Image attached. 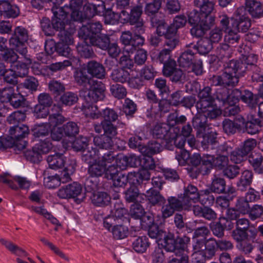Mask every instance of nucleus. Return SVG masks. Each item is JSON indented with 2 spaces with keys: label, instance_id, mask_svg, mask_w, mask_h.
<instances>
[{
  "label": "nucleus",
  "instance_id": "obj_32",
  "mask_svg": "<svg viewBox=\"0 0 263 263\" xmlns=\"http://www.w3.org/2000/svg\"><path fill=\"white\" fill-rule=\"evenodd\" d=\"M246 10L254 18L263 16V4L256 0H246Z\"/></svg>",
  "mask_w": 263,
  "mask_h": 263
},
{
  "label": "nucleus",
  "instance_id": "obj_3",
  "mask_svg": "<svg viewBox=\"0 0 263 263\" xmlns=\"http://www.w3.org/2000/svg\"><path fill=\"white\" fill-rule=\"evenodd\" d=\"M186 120L184 115L178 116L176 113H172L167 117V123H158L153 127L152 135L155 138L163 139L166 144L177 136L180 132L178 125L185 123Z\"/></svg>",
  "mask_w": 263,
  "mask_h": 263
},
{
  "label": "nucleus",
  "instance_id": "obj_39",
  "mask_svg": "<svg viewBox=\"0 0 263 263\" xmlns=\"http://www.w3.org/2000/svg\"><path fill=\"white\" fill-rule=\"evenodd\" d=\"M130 76V72L127 70L117 67L111 71L110 77L114 82L123 84L129 80Z\"/></svg>",
  "mask_w": 263,
  "mask_h": 263
},
{
  "label": "nucleus",
  "instance_id": "obj_11",
  "mask_svg": "<svg viewBox=\"0 0 263 263\" xmlns=\"http://www.w3.org/2000/svg\"><path fill=\"white\" fill-rule=\"evenodd\" d=\"M109 170H111L107 179L112 180V185L115 187H124L128 182L130 184L139 183L140 181H136V175L133 172L128 173L127 175L122 173H118L117 167L114 165L109 166Z\"/></svg>",
  "mask_w": 263,
  "mask_h": 263
},
{
  "label": "nucleus",
  "instance_id": "obj_14",
  "mask_svg": "<svg viewBox=\"0 0 263 263\" xmlns=\"http://www.w3.org/2000/svg\"><path fill=\"white\" fill-rule=\"evenodd\" d=\"M0 101L2 102L10 103L14 108L24 107L25 99L19 92L15 91L13 87L4 88L0 92Z\"/></svg>",
  "mask_w": 263,
  "mask_h": 263
},
{
  "label": "nucleus",
  "instance_id": "obj_27",
  "mask_svg": "<svg viewBox=\"0 0 263 263\" xmlns=\"http://www.w3.org/2000/svg\"><path fill=\"white\" fill-rule=\"evenodd\" d=\"M224 216H220L217 221L213 222L210 224V228L213 235L219 238H222L224 236L225 230H232L234 224H227Z\"/></svg>",
  "mask_w": 263,
  "mask_h": 263
},
{
  "label": "nucleus",
  "instance_id": "obj_58",
  "mask_svg": "<svg viewBox=\"0 0 263 263\" xmlns=\"http://www.w3.org/2000/svg\"><path fill=\"white\" fill-rule=\"evenodd\" d=\"M0 242L12 253L21 257H25L27 256V253L18 246L15 245L12 242L6 240L3 238L0 239Z\"/></svg>",
  "mask_w": 263,
  "mask_h": 263
},
{
  "label": "nucleus",
  "instance_id": "obj_45",
  "mask_svg": "<svg viewBox=\"0 0 263 263\" xmlns=\"http://www.w3.org/2000/svg\"><path fill=\"white\" fill-rule=\"evenodd\" d=\"M174 222L178 233L187 234L193 231V229L184 222L183 215L181 214L176 213L175 214Z\"/></svg>",
  "mask_w": 263,
  "mask_h": 263
},
{
  "label": "nucleus",
  "instance_id": "obj_17",
  "mask_svg": "<svg viewBox=\"0 0 263 263\" xmlns=\"http://www.w3.org/2000/svg\"><path fill=\"white\" fill-rule=\"evenodd\" d=\"M102 28L100 22H89L80 28L78 34L83 40L89 42L102 33Z\"/></svg>",
  "mask_w": 263,
  "mask_h": 263
},
{
  "label": "nucleus",
  "instance_id": "obj_21",
  "mask_svg": "<svg viewBox=\"0 0 263 263\" xmlns=\"http://www.w3.org/2000/svg\"><path fill=\"white\" fill-rule=\"evenodd\" d=\"M143 182L133 183L131 182L130 186L124 192V198L127 202H143L144 194L140 193L139 187H141Z\"/></svg>",
  "mask_w": 263,
  "mask_h": 263
},
{
  "label": "nucleus",
  "instance_id": "obj_49",
  "mask_svg": "<svg viewBox=\"0 0 263 263\" xmlns=\"http://www.w3.org/2000/svg\"><path fill=\"white\" fill-rule=\"evenodd\" d=\"M91 45L87 41H84L77 46L79 54L81 58L85 59L92 58L95 57V53Z\"/></svg>",
  "mask_w": 263,
  "mask_h": 263
},
{
  "label": "nucleus",
  "instance_id": "obj_53",
  "mask_svg": "<svg viewBox=\"0 0 263 263\" xmlns=\"http://www.w3.org/2000/svg\"><path fill=\"white\" fill-rule=\"evenodd\" d=\"M76 166V161L71 160L68 165L65 167L60 174H58L61 183H66L71 180L70 176L74 173Z\"/></svg>",
  "mask_w": 263,
  "mask_h": 263
},
{
  "label": "nucleus",
  "instance_id": "obj_36",
  "mask_svg": "<svg viewBox=\"0 0 263 263\" xmlns=\"http://www.w3.org/2000/svg\"><path fill=\"white\" fill-rule=\"evenodd\" d=\"M241 101L251 109L255 108L258 103L259 98L248 89H240Z\"/></svg>",
  "mask_w": 263,
  "mask_h": 263
},
{
  "label": "nucleus",
  "instance_id": "obj_30",
  "mask_svg": "<svg viewBox=\"0 0 263 263\" xmlns=\"http://www.w3.org/2000/svg\"><path fill=\"white\" fill-rule=\"evenodd\" d=\"M192 211L195 216L202 217L209 221H213L217 218V213L208 205L201 206L195 205L193 206Z\"/></svg>",
  "mask_w": 263,
  "mask_h": 263
},
{
  "label": "nucleus",
  "instance_id": "obj_29",
  "mask_svg": "<svg viewBox=\"0 0 263 263\" xmlns=\"http://www.w3.org/2000/svg\"><path fill=\"white\" fill-rule=\"evenodd\" d=\"M87 72L92 78L103 79L106 76V71L104 66L95 60L89 61L86 66Z\"/></svg>",
  "mask_w": 263,
  "mask_h": 263
},
{
  "label": "nucleus",
  "instance_id": "obj_37",
  "mask_svg": "<svg viewBox=\"0 0 263 263\" xmlns=\"http://www.w3.org/2000/svg\"><path fill=\"white\" fill-rule=\"evenodd\" d=\"M147 230L148 236L152 238L156 239L158 245L164 243L168 233L161 227L155 223Z\"/></svg>",
  "mask_w": 263,
  "mask_h": 263
},
{
  "label": "nucleus",
  "instance_id": "obj_63",
  "mask_svg": "<svg viewBox=\"0 0 263 263\" xmlns=\"http://www.w3.org/2000/svg\"><path fill=\"white\" fill-rule=\"evenodd\" d=\"M208 120L204 114L198 113L193 117L192 119V125L195 129L199 132L205 131L208 126Z\"/></svg>",
  "mask_w": 263,
  "mask_h": 263
},
{
  "label": "nucleus",
  "instance_id": "obj_59",
  "mask_svg": "<svg viewBox=\"0 0 263 263\" xmlns=\"http://www.w3.org/2000/svg\"><path fill=\"white\" fill-rule=\"evenodd\" d=\"M216 239L214 238H210L207 240L206 243L202 252V254L206 259H211L215 255L217 249Z\"/></svg>",
  "mask_w": 263,
  "mask_h": 263
},
{
  "label": "nucleus",
  "instance_id": "obj_34",
  "mask_svg": "<svg viewBox=\"0 0 263 263\" xmlns=\"http://www.w3.org/2000/svg\"><path fill=\"white\" fill-rule=\"evenodd\" d=\"M115 123V122L101 121L100 124L94 125L95 131L98 134H101L103 131V135L113 138L118 134L117 126Z\"/></svg>",
  "mask_w": 263,
  "mask_h": 263
},
{
  "label": "nucleus",
  "instance_id": "obj_6",
  "mask_svg": "<svg viewBox=\"0 0 263 263\" xmlns=\"http://www.w3.org/2000/svg\"><path fill=\"white\" fill-rule=\"evenodd\" d=\"M187 21L190 25L192 26L190 30L191 34L196 37L203 36L212 27L201 13L196 10L187 13Z\"/></svg>",
  "mask_w": 263,
  "mask_h": 263
},
{
  "label": "nucleus",
  "instance_id": "obj_23",
  "mask_svg": "<svg viewBox=\"0 0 263 263\" xmlns=\"http://www.w3.org/2000/svg\"><path fill=\"white\" fill-rule=\"evenodd\" d=\"M83 0H70L69 6H65L62 8H68L67 12H69V16L71 21L75 22H83L82 12L81 11L83 5Z\"/></svg>",
  "mask_w": 263,
  "mask_h": 263
},
{
  "label": "nucleus",
  "instance_id": "obj_1",
  "mask_svg": "<svg viewBox=\"0 0 263 263\" xmlns=\"http://www.w3.org/2000/svg\"><path fill=\"white\" fill-rule=\"evenodd\" d=\"M86 68H77L73 71L74 82L79 86L83 87L79 91L80 97L86 104L97 103L103 100L105 97V85L101 81L93 80L89 76Z\"/></svg>",
  "mask_w": 263,
  "mask_h": 263
},
{
  "label": "nucleus",
  "instance_id": "obj_8",
  "mask_svg": "<svg viewBox=\"0 0 263 263\" xmlns=\"http://www.w3.org/2000/svg\"><path fill=\"white\" fill-rule=\"evenodd\" d=\"M95 103H87L83 104L81 109L87 116L93 119H98L102 117L103 122H116L118 120L119 116L117 111L114 109L108 107L103 109L101 112L99 110L98 106L95 104Z\"/></svg>",
  "mask_w": 263,
  "mask_h": 263
},
{
  "label": "nucleus",
  "instance_id": "obj_51",
  "mask_svg": "<svg viewBox=\"0 0 263 263\" xmlns=\"http://www.w3.org/2000/svg\"><path fill=\"white\" fill-rule=\"evenodd\" d=\"M210 189H206L199 191L198 197V202H199L203 206H210L215 201V197L213 195Z\"/></svg>",
  "mask_w": 263,
  "mask_h": 263
},
{
  "label": "nucleus",
  "instance_id": "obj_43",
  "mask_svg": "<svg viewBox=\"0 0 263 263\" xmlns=\"http://www.w3.org/2000/svg\"><path fill=\"white\" fill-rule=\"evenodd\" d=\"M66 159L63 154L55 153L52 155H49L47 158V162L50 168L57 170L64 166Z\"/></svg>",
  "mask_w": 263,
  "mask_h": 263
},
{
  "label": "nucleus",
  "instance_id": "obj_18",
  "mask_svg": "<svg viewBox=\"0 0 263 263\" xmlns=\"http://www.w3.org/2000/svg\"><path fill=\"white\" fill-rule=\"evenodd\" d=\"M29 129L25 124H18L11 126L9 130V135L13 139L17 145H22L23 149L26 146L27 142L24 140L29 134Z\"/></svg>",
  "mask_w": 263,
  "mask_h": 263
},
{
  "label": "nucleus",
  "instance_id": "obj_64",
  "mask_svg": "<svg viewBox=\"0 0 263 263\" xmlns=\"http://www.w3.org/2000/svg\"><path fill=\"white\" fill-rule=\"evenodd\" d=\"M226 183L224 178L215 177L212 180L210 190L214 193L221 194L226 193Z\"/></svg>",
  "mask_w": 263,
  "mask_h": 263
},
{
  "label": "nucleus",
  "instance_id": "obj_40",
  "mask_svg": "<svg viewBox=\"0 0 263 263\" xmlns=\"http://www.w3.org/2000/svg\"><path fill=\"white\" fill-rule=\"evenodd\" d=\"M248 160L254 171L256 174H263V155L261 153H252L249 156Z\"/></svg>",
  "mask_w": 263,
  "mask_h": 263
},
{
  "label": "nucleus",
  "instance_id": "obj_33",
  "mask_svg": "<svg viewBox=\"0 0 263 263\" xmlns=\"http://www.w3.org/2000/svg\"><path fill=\"white\" fill-rule=\"evenodd\" d=\"M144 196L143 201L147 199L152 206H162L164 201H165V198L161 194L160 191L154 187H151L147 190Z\"/></svg>",
  "mask_w": 263,
  "mask_h": 263
},
{
  "label": "nucleus",
  "instance_id": "obj_55",
  "mask_svg": "<svg viewBox=\"0 0 263 263\" xmlns=\"http://www.w3.org/2000/svg\"><path fill=\"white\" fill-rule=\"evenodd\" d=\"M162 149L163 146L160 143L155 140H152L141 148V153L152 156L159 153Z\"/></svg>",
  "mask_w": 263,
  "mask_h": 263
},
{
  "label": "nucleus",
  "instance_id": "obj_19",
  "mask_svg": "<svg viewBox=\"0 0 263 263\" xmlns=\"http://www.w3.org/2000/svg\"><path fill=\"white\" fill-rule=\"evenodd\" d=\"M195 6L200 8V12L212 27L215 24V17L213 13L215 4L209 0H194Z\"/></svg>",
  "mask_w": 263,
  "mask_h": 263
},
{
  "label": "nucleus",
  "instance_id": "obj_48",
  "mask_svg": "<svg viewBox=\"0 0 263 263\" xmlns=\"http://www.w3.org/2000/svg\"><path fill=\"white\" fill-rule=\"evenodd\" d=\"M150 246L148 238L146 236H139L136 238L132 243L134 250L138 253L146 252Z\"/></svg>",
  "mask_w": 263,
  "mask_h": 263
},
{
  "label": "nucleus",
  "instance_id": "obj_38",
  "mask_svg": "<svg viewBox=\"0 0 263 263\" xmlns=\"http://www.w3.org/2000/svg\"><path fill=\"white\" fill-rule=\"evenodd\" d=\"M0 10L2 12L3 15L8 18H15L20 13L18 7L15 5L11 4L7 1L0 2Z\"/></svg>",
  "mask_w": 263,
  "mask_h": 263
},
{
  "label": "nucleus",
  "instance_id": "obj_62",
  "mask_svg": "<svg viewBox=\"0 0 263 263\" xmlns=\"http://www.w3.org/2000/svg\"><path fill=\"white\" fill-rule=\"evenodd\" d=\"M186 142L185 137L182 136L179 132L174 139H170L168 142H166V144H164V146L166 149L171 151L174 149V146L182 149Z\"/></svg>",
  "mask_w": 263,
  "mask_h": 263
},
{
  "label": "nucleus",
  "instance_id": "obj_16",
  "mask_svg": "<svg viewBox=\"0 0 263 263\" xmlns=\"http://www.w3.org/2000/svg\"><path fill=\"white\" fill-rule=\"evenodd\" d=\"M121 42L124 45L125 50L128 53H133L137 48L142 46L145 43V38L134 35L129 31L122 32L120 36Z\"/></svg>",
  "mask_w": 263,
  "mask_h": 263
},
{
  "label": "nucleus",
  "instance_id": "obj_47",
  "mask_svg": "<svg viewBox=\"0 0 263 263\" xmlns=\"http://www.w3.org/2000/svg\"><path fill=\"white\" fill-rule=\"evenodd\" d=\"M155 222L153 214L145 212L139 219V226L133 225L132 222L131 228L134 229L135 231L139 230L140 227L143 229L147 230Z\"/></svg>",
  "mask_w": 263,
  "mask_h": 263
},
{
  "label": "nucleus",
  "instance_id": "obj_7",
  "mask_svg": "<svg viewBox=\"0 0 263 263\" xmlns=\"http://www.w3.org/2000/svg\"><path fill=\"white\" fill-rule=\"evenodd\" d=\"M183 236L175 237L173 233L168 232L167 236L164 243H161L163 248L168 252H174L176 254H184L187 250L190 242V238L186 234H183Z\"/></svg>",
  "mask_w": 263,
  "mask_h": 263
},
{
  "label": "nucleus",
  "instance_id": "obj_46",
  "mask_svg": "<svg viewBox=\"0 0 263 263\" xmlns=\"http://www.w3.org/2000/svg\"><path fill=\"white\" fill-rule=\"evenodd\" d=\"M95 145L100 149H110L114 146L112 137L101 135L96 136L93 140Z\"/></svg>",
  "mask_w": 263,
  "mask_h": 263
},
{
  "label": "nucleus",
  "instance_id": "obj_2",
  "mask_svg": "<svg viewBox=\"0 0 263 263\" xmlns=\"http://www.w3.org/2000/svg\"><path fill=\"white\" fill-rule=\"evenodd\" d=\"M60 5H53L52 11L53 16L50 21L47 18H43L41 22L42 30L47 36H52L55 32L70 31L71 26H76L73 24L74 21H71L69 16L68 8L58 7Z\"/></svg>",
  "mask_w": 263,
  "mask_h": 263
},
{
  "label": "nucleus",
  "instance_id": "obj_4",
  "mask_svg": "<svg viewBox=\"0 0 263 263\" xmlns=\"http://www.w3.org/2000/svg\"><path fill=\"white\" fill-rule=\"evenodd\" d=\"M243 66L233 63L231 60L226 62L223 71L220 75H214L210 79L211 86L234 87L239 82L240 77H242L240 72L244 69Z\"/></svg>",
  "mask_w": 263,
  "mask_h": 263
},
{
  "label": "nucleus",
  "instance_id": "obj_15",
  "mask_svg": "<svg viewBox=\"0 0 263 263\" xmlns=\"http://www.w3.org/2000/svg\"><path fill=\"white\" fill-rule=\"evenodd\" d=\"M82 192L81 185L77 182H73L61 187L57 192V196L61 199H74L75 202L80 204L84 198V197L81 198H78L81 195Z\"/></svg>",
  "mask_w": 263,
  "mask_h": 263
},
{
  "label": "nucleus",
  "instance_id": "obj_60",
  "mask_svg": "<svg viewBox=\"0 0 263 263\" xmlns=\"http://www.w3.org/2000/svg\"><path fill=\"white\" fill-rule=\"evenodd\" d=\"M99 155V151L97 147H87L82 151L81 159L86 163H90L96 160Z\"/></svg>",
  "mask_w": 263,
  "mask_h": 263
},
{
  "label": "nucleus",
  "instance_id": "obj_57",
  "mask_svg": "<svg viewBox=\"0 0 263 263\" xmlns=\"http://www.w3.org/2000/svg\"><path fill=\"white\" fill-rule=\"evenodd\" d=\"M217 134L214 132L208 133L205 134L203 137V140L201 142L202 146L208 150L215 149V147L218 143L217 140Z\"/></svg>",
  "mask_w": 263,
  "mask_h": 263
},
{
  "label": "nucleus",
  "instance_id": "obj_50",
  "mask_svg": "<svg viewBox=\"0 0 263 263\" xmlns=\"http://www.w3.org/2000/svg\"><path fill=\"white\" fill-rule=\"evenodd\" d=\"M202 175L209 174L214 168V155L204 154L201 157V166Z\"/></svg>",
  "mask_w": 263,
  "mask_h": 263
},
{
  "label": "nucleus",
  "instance_id": "obj_35",
  "mask_svg": "<svg viewBox=\"0 0 263 263\" xmlns=\"http://www.w3.org/2000/svg\"><path fill=\"white\" fill-rule=\"evenodd\" d=\"M254 174L252 171L246 170L241 172L237 183V190L241 192L246 191L252 183Z\"/></svg>",
  "mask_w": 263,
  "mask_h": 263
},
{
  "label": "nucleus",
  "instance_id": "obj_41",
  "mask_svg": "<svg viewBox=\"0 0 263 263\" xmlns=\"http://www.w3.org/2000/svg\"><path fill=\"white\" fill-rule=\"evenodd\" d=\"M8 148H12L17 154L23 149L22 145H17L10 136L0 137V151H4Z\"/></svg>",
  "mask_w": 263,
  "mask_h": 263
},
{
  "label": "nucleus",
  "instance_id": "obj_54",
  "mask_svg": "<svg viewBox=\"0 0 263 263\" xmlns=\"http://www.w3.org/2000/svg\"><path fill=\"white\" fill-rule=\"evenodd\" d=\"M261 126V121L259 118H255L252 116L250 119L246 122L244 130L250 135H254L259 132Z\"/></svg>",
  "mask_w": 263,
  "mask_h": 263
},
{
  "label": "nucleus",
  "instance_id": "obj_5",
  "mask_svg": "<svg viewBox=\"0 0 263 263\" xmlns=\"http://www.w3.org/2000/svg\"><path fill=\"white\" fill-rule=\"evenodd\" d=\"M28 40V32L26 29L18 26L15 28L11 37L9 39L10 46L22 55L28 64L31 63L30 56L27 54L26 43Z\"/></svg>",
  "mask_w": 263,
  "mask_h": 263
},
{
  "label": "nucleus",
  "instance_id": "obj_24",
  "mask_svg": "<svg viewBox=\"0 0 263 263\" xmlns=\"http://www.w3.org/2000/svg\"><path fill=\"white\" fill-rule=\"evenodd\" d=\"M257 59L256 55L250 54L247 56H244L239 60H231V61L233 63L238 64L240 67L241 66H243V69H245L240 73L243 76L247 71H251L253 69H258V66L256 65Z\"/></svg>",
  "mask_w": 263,
  "mask_h": 263
},
{
  "label": "nucleus",
  "instance_id": "obj_42",
  "mask_svg": "<svg viewBox=\"0 0 263 263\" xmlns=\"http://www.w3.org/2000/svg\"><path fill=\"white\" fill-rule=\"evenodd\" d=\"M110 41V36L109 34L101 33L88 42L91 45L103 50L107 49Z\"/></svg>",
  "mask_w": 263,
  "mask_h": 263
},
{
  "label": "nucleus",
  "instance_id": "obj_25",
  "mask_svg": "<svg viewBox=\"0 0 263 263\" xmlns=\"http://www.w3.org/2000/svg\"><path fill=\"white\" fill-rule=\"evenodd\" d=\"M159 32L160 35H164L165 39L163 44L165 47L164 49L169 50V51L172 52L179 43V39L177 34L174 33L173 31L165 30L164 28H162Z\"/></svg>",
  "mask_w": 263,
  "mask_h": 263
},
{
  "label": "nucleus",
  "instance_id": "obj_61",
  "mask_svg": "<svg viewBox=\"0 0 263 263\" xmlns=\"http://www.w3.org/2000/svg\"><path fill=\"white\" fill-rule=\"evenodd\" d=\"M110 197L106 192H99L95 193L92 197V202L96 206H103L108 205L110 201Z\"/></svg>",
  "mask_w": 263,
  "mask_h": 263
},
{
  "label": "nucleus",
  "instance_id": "obj_22",
  "mask_svg": "<svg viewBox=\"0 0 263 263\" xmlns=\"http://www.w3.org/2000/svg\"><path fill=\"white\" fill-rule=\"evenodd\" d=\"M199 191L197 187L191 184H187L183 187V193L180 194L184 202L190 209L193 208L192 203L198 202Z\"/></svg>",
  "mask_w": 263,
  "mask_h": 263
},
{
  "label": "nucleus",
  "instance_id": "obj_28",
  "mask_svg": "<svg viewBox=\"0 0 263 263\" xmlns=\"http://www.w3.org/2000/svg\"><path fill=\"white\" fill-rule=\"evenodd\" d=\"M186 47H191L196 52L201 55L208 54L213 48V44L208 37L200 39L196 44L190 43L186 45Z\"/></svg>",
  "mask_w": 263,
  "mask_h": 263
},
{
  "label": "nucleus",
  "instance_id": "obj_56",
  "mask_svg": "<svg viewBox=\"0 0 263 263\" xmlns=\"http://www.w3.org/2000/svg\"><path fill=\"white\" fill-rule=\"evenodd\" d=\"M52 148V144L49 138L41 140L34 146V157L35 154L41 155L49 153Z\"/></svg>",
  "mask_w": 263,
  "mask_h": 263
},
{
  "label": "nucleus",
  "instance_id": "obj_12",
  "mask_svg": "<svg viewBox=\"0 0 263 263\" xmlns=\"http://www.w3.org/2000/svg\"><path fill=\"white\" fill-rule=\"evenodd\" d=\"M140 166L141 168L138 172H133V174L136 175V181L141 182L149 180L151 175L149 171L156 168L155 162L152 156L144 154L141 156Z\"/></svg>",
  "mask_w": 263,
  "mask_h": 263
},
{
  "label": "nucleus",
  "instance_id": "obj_13",
  "mask_svg": "<svg viewBox=\"0 0 263 263\" xmlns=\"http://www.w3.org/2000/svg\"><path fill=\"white\" fill-rule=\"evenodd\" d=\"M257 141L250 138L246 140L239 146L234 150L231 156V161L236 164L240 163L246 160L248 155L256 146Z\"/></svg>",
  "mask_w": 263,
  "mask_h": 263
},
{
  "label": "nucleus",
  "instance_id": "obj_31",
  "mask_svg": "<svg viewBox=\"0 0 263 263\" xmlns=\"http://www.w3.org/2000/svg\"><path fill=\"white\" fill-rule=\"evenodd\" d=\"M186 49L183 51L178 58V62L180 67H181L186 70L195 62L196 60V52L191 48L185 46Z\"/></svg>",
  "mask_w": 263,
  "mask_h": 263
},
{
  "label": "nucleus",
  "instance_id": "obj_52",
  "mask_svg": "<svg viewBox=\"0 0 263 263\" xmlns=\"http://www.w3.org/2000/svg\"><path fill=\"white\" fill-rule=\"evenodd\" d=\"M13 180L8 179L6 183L12 190H17L20 188L21 189H27L30 185V182L27 180L26 178L16 176L14 178Z\"/></svg>",
  "mask_w": 263,
  "mask_h": 263
},
{
  "label": "nucleus",
  "instance_id": "obj_26",
  "mask_svg": "<svg viewBox=\"0 0 263 263\" xmlns=\"http://www.w3.org/2000/svg\"><path fill=\"white\" fill-rule=\"evenodd\" d=\"M110 171L111 170H109V166L107 167L106 165L102 164L99 160H95L88 167V174L91 178H99L105 175L107 178Z\"/></svg>",
  "mask_w": 263,
  "mask_h": 263
},
{
  "label": "nucleus",
  "instance_id": "obj_9",
  "mask_svg": "<svg viewBox=\"0 0 263 263\" xmlns=\"http://www.w3.org/2000/svg\"><path fill=\"white\" fill-rule=\"evenodd\" d=\"M76 30L74 26H71L70 31H63L58 33L59 41L56 43L55 51L59 55L69 58L68 60H70L71 58H76L69 47V45L73 43L72 34Z\"/></svg>",
  "mask_w": 263,
  "mask_h": 263
},
{
  "label": "nucleus",
  "instance_id": "obj_10",
  "mask_svg": "<svg viewBox=\"0 0 263 263\" xmlns=\"http://www.w3.org/2000/svg\"><path fill=\"white\" fill-rule=\"evenodd\" d=\"M190 210L180 195L178 197L168 196L161 206L162 217L166 219L172 216L175 211Z\"/></svg>",
  "mask_w": 263,
  "mask_h": 263
},
{
  "label": "nucleus",
  "instance_id": "obj_20",
  "mask_svg": "<svg viewBox=\"0 0 263 263\" xmlns=\"http://www.w3.org/2000/svg\"><path fill=\"white\" fill-rule=\"evenodd\" d=\"M243 11V8H238L236 11L237 16L232 22V28L238 32H246L251 26L250 18L246 14H242Z\"/></svg>",
  "mask_w": 263,
  "mask_h": 263
},
{
  "label": "nucleus",
  "instance_id": "obj_44",
  "mask_svg": "<svg viewBox=\"0 0 263 263\" xmlns=\"http://www.w3.org/2000/svg\"><path fill=\"white\" fill-rule=\"evenodd\" d=\"M111 214L117 220L118 223H128L130 226L132 224L129 214L124 208L115 206L114 209L111 210Z\"/></svg>",
  "mask_w": 263,
  "mask_h": 263
}]
</instances>
